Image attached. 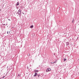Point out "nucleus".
Returning a JSON list of instances; mask_svg holds the SVG:
<instances>
[{
	"label": "nucleus",
	"instance_id": "1",
	"mask_svg": "<svg viewBox=\"0 0 79 79\" xmlns=\"http://www.w3.org/2000/svg\"><path fill=\"white\" fill-rule=\"evenodd\" d=\"M21 11H22L21 10L19 9L18 10V11L17 13L16 12V14H18V15L21 14Z\"/></svg>",
	"mask_w": 79,
	"mask_h": 79
},
{
	"label": "nucleus",
	"instance_id": "2",
	"mask_svg": "<svg viewBox=\"0 0 79 79\" xmlns=\"http://www.w3.org/2000/svg\"><path fill=\"white\" fill-rule=\"evenodd\" d=\"M50 71H51V69L50 68H48L46 70V72H49Z\"/></svg>",
	"mask_w": 79,
	"mask_h": 79
},
{
	"label": "nucleus",
	"instance_id": "3",
	"mask_svg": "<svg viewBox=\"0 0 79 79\" xmlns=\"http://www.w3.org/2000/svg\"><path fill=\"white\" fill-rule=\"evenodd\" d=\"M66 46H68L69 45V42H66Z\"/></svg>",
	"mask_w": 79,
	"mask_h": 79
},
{
	"label": "nucleus",
	"instance_id": "4",
	"mask_svg": "<svg viewBox=\"0 0 79 79\" xmlns=\"http://www.w3.org/2000/svg\"><path fill=\"white\" fill-rule=\"evenodd\" d=\"M35 73H38L39 72V70H35Z\"/></svg>",
	"mask_w": 79,
	"mask_h": 79
},
{
	"label": "nucleus",
	"instance_id": "5",
	"mask_svg": "<svg viewBox=\"0 0 79 79\" xmlns=\"http://www.w3.org/2000/svg\"><path fill=\"white\" fill-rule=\"evenodd\" d=\"M37 75V73H35L34 76V77H35V76H36Z\"/></svg>",
	"mask_w": 79,
	"mask_h": 79
},
{
	"label": "nucleus",
	"instance_id": "6",
	"mask_svg": "<svg viewBox=\"0 0 79 79\" xmlns=\"http://www.w3.org/2000/svg\"><path fill=\"white\" fill-rule=\"evenodd\" d=\"M19 5V2H17L16 6H18V5Z\"/></svg>",
	"mask_w": 79,
	"mask_h": 79
},
{
	"label": "nucleus",
	"instance_id": "7",
	"mask_svg": "<svg viewBox=\"0 0 79 79\" xmlns=\"http://www.w3.org/2000/svg\"><path fill=\"white\" fill-rule=\"evenodd\" d=\"M34 27V26L33 25H32L30 27L31 28H33Z\"/></svg>",
	"mask_w": 79,
	"mask_h": 79
},
{
	"label": "nucleus",
	"instance_id": "8",
	"mask_svg": "<svg viewBox=\"0 0 79 79\" xmlns=\"http://www.w3.org/2000/svg\"><path fill=\"white\" fill-rule=\"evenodd\" d=\"M56 62H57V60H56L54 62V63H56Z\"/></svg>",
	"mask_w": 79,
	"mask_h": 79
},
{
	"label": "nucleus",
	"instance_id": "9",
	"mask_svg": "<svg viewBox=\"0 0 79 79\" xmlns=\"http://www.w3.org/2000/svg\"><path fill=\"white\" fill-rule=\"evenodd\" d=\"M18 15H19V17H21V14H18Z\"/></svg>",
	"mask_w": 79,
	"mask_h": 79
},
{
	"label": "nucleus",
	"instance_id": "10",
	"mask_svg": "<svg viewBox=\"0 0 79 79\" xmlns=\"http://www.w3.org/2000/svg\"><path fill=\"white\" fill-rule=\"evenodd\" d=\"M18 77H20V74H19L18 75Z\"/></svg>",
	"mask_w": 79,
	"mask_h": 79
},
{
	"label": "nucleus",
	"instance_id": "11",
	"mask_svg": "<svg viewBox=\"0 0 79 79\" xmlns=\"http://www.w3.org/2000/svg\"><path fill=\"white\" fill-rule=\"evenodd\" d=\"M64 61H66V59H64Z\"/></svg>",
	"mask_w": 79,
	"mask_h": 79
},
{
	"label": "nucleus",
	"instance_id": "12",
	"mask_svg": "<svg viewBox=\"0 0 79 79\" xmlns=\"http://www.w3.org/2000/svg\"><path fill=\"white\" fill-rule=\"evenodd\" d=\"M5 77V76H4L2 77V79H3V78H4V77Z\"/></svg>",
	"mask_w": 79,
	"mask_h": 79
},
{
	"label": "nucleus",
	"instance_id": "13",
	"mask_svg": "<svg viewBox=\"0 0 79 79\" xmlns=\"http://www.w3.org/2000/svg\"><path fill=\"white\" fill-rule=\"evenodd\" d=\"M74 23V20H73L72 21V23Z\"/></svg>",
	"mask_w": 79,
	"mask_h": 79
},
{
	"label": "nucleus",
	"instance_id": "14",
	"mask_svg": "<svg viewBox=\"0 0 79 79\" xmlns=\"http://www.w3.org/2000/svg\"><path fill=\"white\" fill-rule=\"evenodd\" d=\"M51 63L53 64L55 63H54V62H53V63Z\"/></svg>",
	"mask_w": 79,
	"mask_h": 79
},
{
	"label": "nucleus",
	"instance_id": "15",
	"mask_svg": "<svg viewBox=\"0 0 79 79\" xmlns=\"http://www.w3.org/2000/svg\"><path fill=\"white\" fill-rule=\"evenodd\" d=\"M38 77H39V76H40V75H38Z\"/></svg>",
	"mask_w": 79,
	"mask_h": 79
},
{
	"label": "nucleus",
	"instance_id": "16",
	"mask_svg": "<svg viewBox=\"0 0 79 79\" xmlns=\"http://www.w3.org/2000/svg\"><path fill=\"white\" fill-rule=\"evenodd\" d=\"M7 34H8V31H7Z\"/></svg>",
	"mask_w": 79,
	"mask_h": 79
},
{
	"label": "nucleus",
	"instance_id": "17",
	"mask_svg": "<svg viewBox=\"0 0 79 79\" xmlns=\"http://www.w3.org/2000/svg\"><path fill=\"white\" fill-rule=\"evenodd\" d=\"M78 38H79V37H78L77 38V39H78Z\"/></svg>",
	"mask_w": 79,
	"mask_h": 79
},
{
	"label": "nucleus",
	"instance_id": "18",
	"mask_svg": "<svg viewBox=\"0 0 79 79\" xmlns=\"http://www.w3.org/2000/svg\"><path fill=\"white\" fill-rule=\"evenodd\" d=\"M8 20H9V21H11V20H10V19H8Z\"/></svg>",
	"mask_w": 79,
	"mask_h": 79
},
{
	"label": "nucleus",
	"instance_id": "19",
	"mask_svg": "<svg viewBox=\"0 0 79 79\" xmlns=\"http://www.w3.org/2000/svg\"><path fill=\"white\" fill-rule=\"evenodd\" d=\"M3 26H5V24H3Z\"/></svg>",
	"mask_w": 79,
	"mask_h": 79
},
{
	"label": "nucleus",
	"instance_id": "20",
	"mask_svg": "<svg viewBox=\"0 0 79 79\" xmlns=\"http://www.w3.org/2000/svg\"><path fill=\"white\" fill-rule=\"evenodd\" d=\"M23 13V15H24V13Z\"/></svg>",
	"mask_w": 79,
	"mask_h": 79
},
{
	"label": "nucleus",
	"instance_id": "21",
	"mask_svg": "<svg viewBox=\"0 0 79 79\" xmlns=\"http://www.w3.org/2000/svg\"><path fill=\"white\" fill-rule=\"evenodd\" d=\"M30 55L29 54V55H28V56H29Z\"/></svg>",
	"mask_w": 79,
	"mask_h": 79
},
{
	"label": "nucleus",
	"instance_id": "22",
	"mask_svg": "<svg viewBox=\"0 0 79 79\" xmlns=\"http://www.w3.org/2000/svg\"><path fill=\"white\" fill-rule=\"evenodd\" d=\"M2 79V77L0 78V79Z\"/></svg>",
	"mask_w": 79,
	"mask_h": 79
},
{
	"label": "nucleus",
	"instance_id": "23",
	"mask_svg": "<svg viewBox=\"0 0 79 79\" xmlns=\"http://www.w3.org/2000/svg\"><path fill=\"white\" fill-rule=\"evenodd\" d=\"M8 66H7V69H8Z\"/></svg>",
	"mask_w": 79,
	"mask_h": 79
},
{
	"label": "nucleus",
	"instance_id": "24",
	"mask_svg": "<svg viewBox=\"0 0 79 79\" xmlns=\"http://www.w3.org/2000/svg\"><path fill=\"white\" fill-rule=\"evenodd\" d=\"M21 8H23V7H22V6H21Z\"/></svg>",
	"mask_w": 79,
	"mask_h": 79
},
{
	"label": "nucleus",
	"instance_id": "25",
	"mask_svg": "<svg viewBox=\"0 0 79 79\" xmlns=\"http://www.w3.org/2000/svg\"><path fill=\"white\" fill-rule=\"evenodd\" d=\"M0 11H1V9H0Z\"/></svg>",
	"mask_w": 79,
	"mask_h": 79
},
{
	"label": "nucleus",
	"instance_id": "26",
	"mask_svg": "<svg viewBox=\"0 0 79 79\" xmlns=\"http://www.w3.org/2000/svg\"><path fill=\"white\" fill-rule=\"evenodd\" d=\"M9 32H10V31H9Z\"/></svg>",
	"mask_w": 79,
	"mask_h": 79
}]
</instances>
